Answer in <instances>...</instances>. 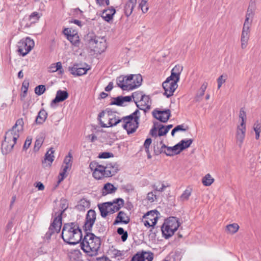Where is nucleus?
<instances>
[{
    "mask_svg": "<svg viewBox=\"0 0 261 261\" xmlns=\"http://www.w3.org/2000/svg\"><path fill=\"white\" fill-rule=\"evenodd\" d=\"M24 122L22 119H18L12 128L5 135V140L2 144V152L6 154L11 152L23 129Z\"/></svg>",
    "mask_w": 261,
    "mask_h": 261,
    "instance_id": "1",
    "label": "nucleus"
},
{
    "mask_svg": "<svg viewBox=\"0 0 261 261\" xmlns=\"http://www.w3.org/2000/svg\"><path fill=\"white\" fill-rule=\"evenodd\" d=\"M183 70L181 65H177L172 69L171 75L163 83V87L165 90L164 94L168 97L172 96L177 89V83Z\"/></svg>",
    "mask_w": 261,
    "mask_h": 261,
    "instance_id": "2",
    "label": "nucleus"
},
{
    "mask_svg": "<svg viewBox=\"0 0 261 261\" xmlns=\"http://www.w3.org/2000/svg\"><path fill=\"white\" fill-rule=\"evenodd\" d=\"M62 237L63 240L71 244H76L82 239V232L79 227L74 223L64 225Z\"/></svg>",
    "mask_w": 261,
    "mask_h": 261,
    "instance_id": "3",
    "label": "nucleus"
},
{
    "mask_svg": "<svg viewBox=\"0 0 261 261\" xmlns=\"http://www.w3.org/2000/svg\"><path fill=\"white\" fill-rule=\"evenodd\" d=\"M101 242L99 238L93 233L87 234L81 243L82 248L84 252L93 256L97 254L100 247Z\"/></svg>",
    "mask_w": 261,
    "mask_h": 261,
    "instance_id": "4",
    "label": "nucleus"
},
{
    "mask_svg": "<svg viewBox=\"0 0 261 261\" xmlns=\"http://www.w3.org/2000/svg\"><path fill=\"white\" fill-rule=\"evenodd\" d=\"M140 112L135 111L131 115L122 118V126L129 135L136 132L138 127Z\"/></svg>",
    "mask_w": 261,
    "mask_h": 261,
    "instance_id": "5",
    "label": "nucleus"
},
{
    "mask_svg": "<svg viewBox=\"0 0 261 261\" xmlns=\"http://www.w3.org/2000/svg\"><path fill=\"white\" fill-rule=\"evenodd\" d=\"M99 120L101 126L108 127L122 123V118L120 119L116 116L115 113L112 111H102L98 115Z\"/></svg>",
    "mask_w": 261,
    "mask_h": 261,
    "instance_id": "6",
    "label": "nucleus"
},
{
    "mask_svg": "<svg viewBox=\"0 0 261 261\" xmlns=\"http://www.w3.org/2000/svg\"><path fill=\"white\" fill-rule=\"evenodd\" d=\"M179 226L177 218L170 217L165 221L162 227V233L166 239H168L174 234Z\"/></svg>",
    "mask_w": 261,
    "mask_h": 261,
    "instance_id": "7",
    "label": "nucleus"
},
{
    "mask_svg": "<svg viewBox=\"0 0 261 261\" xmlns=\"http://www.w3.org/2000/svg\"><path fill=\"white\" fill-rule=\"evenodd\" d=\"M89 47L94 51L101 53L107 48L106 40L104 37L91 36L88 40Z\"/></svg>",
    "mask_w": 261,
    "mask_h": 261,
    "instance_id": "8",
    "label": "nucleus"
},
{
    "mask_svg": "<svg viewBox=\"0 0 261 261\" xmlns=\"http://www.w3.org/2000/svg\"><path fill=\"white\" fill-rule=\"evenodd\" d=\"M34 45L33 40L30 37L23 38L18 42V51L22 56H25L32 49Z\"/></svg>",
    "mask_w": 261,
    "mask_h": 261,
    "instance_id": "9",
    "label": "nucleus"
},
{
    "mask_svg": "<svg viewBox=\"0 0 261 261\" xmlns=\"http://www.w3.org/2000/svg\"><path fill=\"white\" fill-rule=\"evenodd\" d=\"M160 213L156 210L147 212L143 217L142 222L147 227H153L156 223Z\"/></svg>",
    "mask_w": 261,
    "mask_h": 261,
    "instance_id": "10",
    "label": "nucleus"
},
{
    "mask_svg": "<svg viewBox=\"0 0 261 261\" xmlns=\"http://www.w3.org/2000/svg\"><path fill=\"white\" fill-rule=\"evenodd\" d=\"M89 168L93 171V176L95 179H100L106 177L105 166L98 165L95 162H92L90 164Z\"/></svg>",
    "mask_w": 261,
    "mask_h": 261,
    "instance_id": "11",
    "label": "nucleus"
},
{
    "mask_svg": "<svg viewBox=\"0 0 261 261\" xmlns=\"http://www.w3.org/2000/svg\"><path fill=\"white\" fill-rule=\"evenodd\" d=\"M96 214L93 210L88 211L86 215V220L84 224V228L86 231H90L96 221Z\"/></svg>",
    "mask_w": 261,
    "mask_h": 261,
    "instance_id": "12",
    "label": "nucleus"
},
{
    "mask_svg": "<svg viewBox=\"0 0 261 261\" xmlns=\"http://www.w3.org/2000/svg\"><path fill=\"white\" fill-rule=\"evenodd\" d=\"M63 33L66 36L67 39L74 46H79L80 39L78 34L70 29L66 28L63 31Z\"/></svg>",
    "mask_w": 261,
    "mask_h": 261,
    "instance_id": "13",
    "label": "nucleus"
},
{
    "mask_svg": "<svg viewBox=\"0 0 261 261\" xmlns=\"http://www.w3.org/2000/svg\"><path fill=\"white\" fill-rule=\"evenodd\" d=\"M250 26L243 25L241 37V48L245 49L247 47L248 40L250 38Z\"/></svg>",
    "mask_w": 261,
    "mask_h": 261,
    "instance_id": "14",
    "label": "nucleus"
},
{
    "mask_svg": "<svg viewBox=\"0 0 261 261\" xmlns=\"http://www.w3.org/2000/svg\"><path fill=\"white\" fill-rule=\"evenodd\" d=\"M62 213H58L57 216L56 213V217L54 219V221L49 227V230L51 231V233L59 232L61 229L62 226Z\"/></svg>",
    "mask_w": 261,
    "mask_h": 261,
    "instance_id": "15",
    "label": "nucleus"
},
{
    "mask_svg": "<svg viewBox=\"0 0 261 261\" xmlns=\"http://www.w3.org/2000/svg\"><path fill=\"white\" fill-rule=\"evenodd\" d=\"M129 76H120L117 79V84L118 87L121 88L123 90H130L131 84H129L130 81L129 80Z\"/></svg>",
    "mask_w": 261,
    "mask_h": 261,
    "instance_id": "16",
    "label": "nucleus"
},
{
    "mask_svg": "<svg viewBox=\"0 0 261 261\" xmlns=\"http://www.w3.org/2000/svg\"><path fill=\"white\" fill-rule=\"evenodd\" d=\"M136 103L140 110L145 111L150 109L151 101L148 96L144 95L139 100L136 101Z\"/></svg>",
    "mask_w": 261,
    "mask_h": 261,
    "instance_id": "17",
    "label": "nucleus"
},
{
    "mask_svg": "<svg viewBox=\"0 0 261 261\" xmlns=\"http://www.w3.org/2000/svg\"><path fill=\"white\" fill-rule=\"evenodd\" d=\"M68 97V93L66 91L58 90L57 92L55 98L52 100L50 103L51 107L55 108L57 103L65 100Z\"/></svg>",
    "mask_w": 261,
    "mask_h": 261,
    "instance_id": "18",
    "label": "nucleus"
},
{
    "mask_svg": "<svg viewBox=\"0 0 261 261\" xmlns=\"http://www.w3.org/2000/svg\"><path fill=\"white\" fill-rule=\"evenodd\" d=\"M153 116L162 122H166L169 119L170 111L169 110L166 111H156L153 113Z\"/></svg>",
    "mask_w": 261,
    "mask_h": 261,
    "instance_id": "19",
    "label": "nucleus"
},
{
    "mask_svg": "<svg viewBox=\"0 0 261 261\" xmlns=\"http://www.w3.org/2000/svg\"><path fill=\"white\" fill-rule=\"evenodd\" d=\"M246 125H239L236 132L237 143L241 146L245 136Z\"/></svg>",
    "mask_w": 261,
    "mask_h": 261,
    "instance_id": "20",
    "label": "nucleus"
},
{
    "mask_svg": "<svg viewBox=\"0 0 261 261\" xmlns=\"http://www.w3.org/2000/svg\"><path fill=\"white\" fill-rule=\"evenodd\" d=\"M70 73L75 76H81L86 74L87 71L90 69V67L88 65H86V67H78L77 65H74L72 67L69 68Z\"/></svg>",
    "mask_w": 261,
    "mask_h": 261,
    "instance_id": "21",
    "label": "nucleus"
},
{
    "mask_svg": "<svg viewBox=\"0 0 261 261\" xmlns=\"http://www.w3.org/2000/svg\"><path fill=\"white\" fill-rule=\"evenodd\" d=\"M153 259L152 254L147 252H142L136 254L132 258V261H151Z\"/></svg>",
    "mask_w": 261,
    "mask_h": 261,
    "instance_id": "22",
    "label": "nucleus"
},
{
    "mask_svg": "<svg viewBox=\"0 0 261 261\" xmlns=\"http://www.w3.org/2000/svg\"><path fill=\"white\" fill-rule=\"evenodd\" d=\"M129 80L130 81L129 84H131L130 86H133L131 87V90L139 87L142 82V76L139 74L130 75Z\"/></svg>",
    "mask_w": 261,
    "mask_h": 261,
    "instance_id": "23",
    "label": "nucleus"
},
{
    "mask_svg": "<svg viewBox=\"0 0 261 261\" xmlns=\"http://www.w3.org/2000/svg\"><path fill=\"white\" fill-rule=\"evenodd\" d=\"M161 152H164L168 156H172L179 153L176 145L173 147H167L163 144L160 149Z\"/></svg>",
    "mask_w": 261,
    "mask_h": 261,
    "instance_id": "24",
    "label": "nucleus"
},
{
    "mask_svg": "<svg viewBox=\"0 0 261 261\" xmlns=\"http://www.w3.org/2000/svg\"><path fill=\"white\" fill-rule=\"evenodd\" d=\"M54 150L50 148L47 151L45 155L44 160L42 161V164L44 167H50L54 160Z\"/></svg>",
    "mask_w": 261,
    "mask_h": 261,
    "instance_id": "25",
    "label": "nucleus"
},
{
    "mask_svg": "<svg viewBox=\"0 0 261 261\" xmlns=\"http://www.w3.org/2000/svg\"><path fill=\"white\" fill-rule=\"evenodd\" d=\"M105 175L106 177H110L116 174L118 171V165L115 164L110 163L105 166Z\"/></svg>",
    "mask_w": 261,
    "mask_h": 261,
    "instance_id": "26",
    "label": "nucleus"
},
{
    "mask_svg": "<svg viewBox=\"0 0 261 261\" xmlns=\"http://www.w3.org/2000/svg\"><path fill=\"white\" fill-rule=\"evenodd\" d=\"M129 217L127 214L123 211H120L119 212L118 216L114 222V224H117L119 223L126 224L129 223Z\"/></svg>",
    "mask_w": 261,
    "mask_h": 261,
    "instance_id": "27",
    "label": "nucleus"
},
{
    "mask_svg": "<svg viewBox=\"0 0 261 261\" xmlns=\"http://www.w3.org/2000/svg\"><path fill=\"white\" fill-rule=\"evenodd\" d=\"M98 206L102 217H106L109 214H112L109 202L99 204Z\"/></svg>",
    "mask_w": 261,
    "mask_h": 261,
    "instance_id": "28",
    "label": "nucleus"
},
{
    "mask_svg": "<svg viewBox=\"0 0 261 261\" xmlns=\"http://www.w3.org/2000/svg\"><path fill=\"white\" fill-rule=\"evenodd\" d=\"M115 13V9L113 7H111L103 11L101 17L105 20L109 22L113 19V16Z\"/></svg>",
    "mask_w": 261,
    "mask_h": 261,
    "instance_id": "29",
    "label": "nucleus"
},
{
    "mask_svg": "<svg viewBox=\"0 0 261 261\" xmlns=\"http://www.w3.org/2000/svg\"><path fill=\"white\" fill-rule=\"evenodd\" d=\"M57 71H58V73L60 74H62L64 73L62 63L60 62L53 63L48 68V71L50 73H54Z\"/></svg>",
    "mask_w": 261,
    "mask_h": 261,
    "instance_id": "30",
    "label": "nucleus"
},
{
    "mask_svg": "<svg viewBox=\"0 0 261 261\" xmlns=\"http://www.w3.org/2000/svg\"><path fill=\"white\" fill-rule=\"evenodd\" d=\"M123 202L124 201L122 199H117L114 200L113 202H109L112 213H113L118 211L123 205Z\"/></svg>",
    "mask_w": 261,
    "mask_h": 261,
    "instance_id": "31",
    "label": "nucleus"
},
{
    "mask_svg": "<svg viewBox=\"0 0 261 261\" xmlns=\"http://www.w3.org/2000/svg\"><path fill=\"white\" fill-rule=\"evenodd\" d=\"M193 142L192 139L182 140L176 145L177 149L180 153L182 150L188 148Z\"/></svg>",
    "mask_w": 261,
    "mask_h": 261,
    "instance_id": "32",
    "label": "nucleus"
},
{
    "mask_svg": "<svg viewBox=\"0 0 261 261\" xmlns=\"http://www.w3.org/2000/svg\"><path fill=\"white\" fill-rule=\"evenodd\" d=\"M136 4V0H129L124 7L125 14L129 16L132 13L134 8Z\"/></svg>",
    "mask_w": 261,
    "mask_h": 261,
    "instance_id": "33",
    "label": "nucleus"
},
{
    "mask_svg": "<svg viewBox=\"0 0 261 261\" xmlns=\"http://www.w3.org/2000/svg\"><path fill=\"white\" fill-rule=\"evenodd\" d=\"M192 188L190 186L187 187L186 190L183 192L180 196L179 200L181 202H184L189 200L192 192Z\"/></svg>",
    "mask_w": 261,
    "mask_h": 261,
    "instance_id": "34",
    "label": "nucleus"
},
{
    "mask_svg": "<svg viewBox=\"0 0 261 261\" xmlns=\"http://www.w3.org/2000/svg\"><path fill=\"white\" fill-rule=\"evenodd\" d=\"M131 100L132 97L129 96L118 97L114 99L113 103L117 106H123L125 102H129Z\"/></svg>",
    "mask_w": 261,
    "mask_h": 261,
    "instance_id": "35",
    "label": "nucleus"
},
{
    "mask_svg": "<svg viewBox=\"0 0 261 261\" xmlns=\"http://www.w3.org/2000/svg\"><path fill=\"white\" fill-rule=\"evenodd\" d=\"M253 16V11L252 9H248L246 15V18L244 25L251 27Z\"/></svg>",
    "mask_w": 261,
    "mask_h": 261,
    "instance_id": "36",
    "label": "nucleus"
},
{
    "mask_svg": "<svg viewBox=\"0 0 261 261\" xmlns=\"http://www.w3.org/2000/svg\"><path fill=\"white\" fill-rule=\"evenodd\" d=\"M47 116V112L43 109L41 110L36 118V121L37 123L42 124L46 120Z\"/></svg>",
    "mask_w": 261,
    "mask_h": 261,
    "instance_id": "37",
    "label": "nucleus"
},
{
    "mask_svg": "<svg viewBox=\"0 0 261 261\" xmlns=\"http://www.w3.org/2000/svg\"><path fill=\"white\" fill-rule=\"evenodd\" d=\"M41 16V14L37 12H34L32 13H31L28 18V19L30 21V24H27V26L29 27L30 26L31 24L36 22L37 21H38Z\"/></svg>",
    "mask_w": 261,
    "mask_h": 261,
    "instance_id": "38",
    "label": "nucleus"
},
{
    "mask_svg": "<svg viewBox=\"0 0 261 261\" xmlns=\"http://www.w3.org/2000/svg\"><path fill=\"white\" fill-rule=\"evenodd\" d=\"M116 190V188L112 184L107 183L104 186L102 189V194L103 195H107L115 192Z\"/></svg>",
    "mask_w": 261,
    "mask_h": 261,
    "instance_id": "39",
    "label": "nucleus"
},
{
    "mask_svg": "<svg viewBox=\"0 0 261 261\" xmlns=\"http://www.w3.org/2000/svg\"><path fill=\"white\" fill-rule=\"evenodd\" d=\"M214 181V179L210 174H206L202 179V182L205 186H211Z\"/></svg>",
    "mask_w": 261,
    "mask_h": 261,
    "instance_id": "40",
    "label": "nucleus"
},
{
    "mask_svg": "<svg viewBox=\"0 0 261 261\" xmlns=\"http://www.w3.org/2000/svg\"><path fill=\"white\" fill-rule=\"evenodd\" d=\"M239 226L237 223H232L226 226V230L230 234H234L238 231Z\"/></svg>",
    "mask_w": 261,
    "mask_h": 261,
    "instance_id": "41",
    "label": "nucleus"
},
{
    "mask_svg": "<svg viewBox=\"0 0 261 261\" xmlns=\"http://www.w3.org/2000/svg\"><path fill=\"white\" fill-rule=\"evenodd\" d=\"M253 129L255 133V138L258 139L261 132V122L257 121L253 125Z\"/></svg>",
    "mask_w": 261,
    "mask_h": 261,
    "instance_id": "42",
    "label": "nucleus"
},
{
    "mask_svg": "<svg viewBox=\"0 0 261 261\" xmlns=\"http://www.w3.org/2000/svg\"><path fill=\"white\" fill-rule=\"evenodd\" d=\"M71 166L69 165H64L63 166V171L60 173L59 182H60L66 176V173L67 171L71 168Z\"/></svg>",
    "mask_w": 261,
    "mask_h": 261,
    "instance_id": "43",
    "label": "nucleus"
},
{
    "mask_svg": "<svg viewBox=\"0 0 261 261\" xmlns=\"http://www.w3.org/2000/svg\"><path fill=\"white\" fill-rule=\"evenodd\" d=\"M239 118L241 119L240 124L239 125H246L245 120L246 119V112L243 109H241L239 113Z\"/></svg>",
    "mask_w": 261,
    "mask_h": 261,
    "instance_id": "44",
    "label": "nucleus"
},
{
    "mask_svg": "<svg viewBox=\"0 0 261 261\" xmlns=\"http://www.w3.org/2000/svg\"><path fill=\"white\" fill-rule=\"evenodd\" d=\"M227 78V75L226 74H222L217 79L218 89H219L222 85L225 83Z\"/></svg>",
    "mask_w": 261,
    "mask_h": 261,
    "instance_id": "45",
    "label": "nucleus"
},
{
    "mask_svg": "<svg viewBox=\"0 0 261 261\" xmlns=\"http://www.w3.org/2000/svg\"><path fill=\"white\" fill-rule=\"evenodd\" d=\"M44 141V138L42 137H38L35 143L34 146V150L35 151H38L40 149L42 144H43Z\"/></svg>",
    "mask_w": 261,
    "mask_h": 261,
    "instance_id": "46",
    "label": "nucleus"
},
{
    "mask_svg": "<svg viewBox=\"0 0 261 261\" xmlns=\"http://www.w3.org/2000/svg\"><path fill=\"white\" fill-rule=\"evenodd\" d=\"M148 0H141L139 4V7L141 9L143 13H146L148 10V7L147 5Z\"/></svg>",
    "mask_w": 261,
    "mask_h": 261,
    "instance_id": "47",
    "label": "nucleus"
},
{
    "mask_svg": "<svg viewBox=\"0 0 261 261\" xmlns=\"http://www.w3.org/2000/svg\"><path fill=\"white\" fill-rule=\"evenodd\" d=\"M45 91V87L44 85H39L35 89V93L38 95H42Z\"/></svg>",
    "mask_w": 261,
    "mask_h": 261,
    "instance_id": "48",
    "label": "nucleus"
},
{
    "mask_svg": "<svg viewBox=\"0 0 261 261\" xmlns=\"http://www.w3.org/2000/svg\"><path fill=\"white\" fill-rule=\"evenodd\" d=\"M166 186L162 182H158L154 185L153 188L155 191L161 192L163 191Z\"/></svg>",
    "mask_w": 261,
    "mask_h": 261,
    "instance_id": "49",
    "label": "nucleus"
},
{
    "mask_svg": "<svg viewBox=\"0 0 261 261\" xmlns=\"http://www.w3.org/2000/svg\"><path fill=\"white\" fill-rule=\"evenodd\" d=\"M147 199L151 203L154 202L156 199L155 191L149 192L147 196Z\"/></svg>",
    "mask_w": 261,
    "mask_h": 261,
    "instance_id": "50",
    "label": "nucleus"
},
{
    "mask_svg": "<svg viewBox=\"0 0 261 261\" xmlns=\"http://www.w3.org/2000/svg\"><path fill=\"white\" fill-rule=\"evenodd\" d=\"M186 129L184 128V126L183 125H179L176 126L175 127H174L171 132V135L172 136H174V134L176 132H179V131H185Z\"/></svg>",
    "mask_w": 261,
    "mask_h": 261,
    "instance_id": "51",
    "label": "nucleus"
},
{
    "mask_svg": "<svg viewBox=\"0 0 261 261\" xmlns=\"http://www.w3.org/2000/svg\"><path fill=\"white\" fill-rule=\"evenodd\" d=\"M72 154L71 153H69L68 155L66 156L64 160V165H69V166H71V159H72Z\"/></svg>",
    "mask_w": 261,
    "mask_h": 261,
    "instance_id": "52",
    "label": "nucleus"
},
{
    "mask_svg": "<svg viewBox=\"0 0 261 261\" xmlns=\"http://www.w3.org/2000/svg\"><path fill=\"white\" fill-rule=\"evenodd\" d=\"M144 96L141 92H134L133 93L132 98L134 99V101L136 102V101L139 100L142 96Z\"/></svg>",
    "mask_w": 261,
    "mask_h": 261,
    "instance_id": "53",
    "label": "nucleus"
},
{
    "mask_svg": "<svg viewBox=\"0 0 261 261\" xmlns=\"http://www.w3.org/2000/svg\"><path fill=\"white\" fill-rule=\"evenodd\" d=\"M158 123H154L153 127L150 130V134L153 137H156L158 135V134H157V132H158Z\"/></svg>",
    "mask_w": 261,
    "mask_h": 261,
    "instance_id": "54",
    "label": "nucleus"
},
{
    "mask_svg": "<svg viewBox=\"0 0 261 261\" xmlns=\"http://www.w3.org/2000/svg\"><path fill=\"white\" fill-rule=\"evenodd\" d=\"M158 136H164L166 134H164V130L166 129L165 128V126L164 125H163L162 124H159L158 123Z\"/></svg>",
    "mask_w": 261,
    "mask_h": 261,
    "instance_id": "55",
    "label": "nucleus"
},
{
    "mask_svg": "<svg viewBox=\"0 0 261 261\" xmlns=\"http://www.w3.org/2000/svg\"><path fill=\"white\" fill-rule=\"evenodd\" d=\"M111 252L112 253V255L114 257H120L122 256V252L117 249H114L111 250Z\"/></svg>",
    "mask_w": 261,
    "mask_h": 261,
    "instance_id": "56",
    "label": "nucleus"
},
{
    "mask_svg": "<svg viewBox=\"0 0 261 261\" xmlns=\"http://www.w3.org/2000/svg\"><path fill=\"white\" fill-rule=\"evenodd\" d=\"M204 92L203 91H200L199 90L198 91L196 96H195V100L196 101H200L201 97L204 95Z\"/></svg>",
    "mask_w": 261,
    "mask_h": 261,
    "instance_id": "57",
    "label": "nucleus"
},
{
    "mask_svg": "<svg viewBox=\"0 0 261 261\" xmlns=\"http://www.w3.org/2000/svg\"><path fill=\"white\" fill-rule=\"evenodd\" d=\"M151 139L148 138L145 140V141L144 143V146L146 149V152L149 151V147L150 145L151 144Z\"/></svg>",
    "mask_w": 261,
    "mask_h": 261,
    "instance_id": "58",
    "label": "nucleus"
},
{
    "mask_svg": "<svg viewBox=\"0 0 261 261\" xmlns=\"http://www.w3.org/2000/svg\"><path fill=\"white\" fill-rule=\"evenodd\" d=\"M31 142H32V139L30 138H27L24 142V144L23 145V149H28L29 147V146H30Z\"/></svg>",
    "mask_w": 261,
    "mask_h": 261,
    "instance_id": "59",
    "label": "nucleus"
},
{
    "mask_svg": "<svg viewBox=\"0 0 261 261\" xmlns=\"http://www.w3.org/2000/svg\"><path fill=\"white\" fill-rule=\"evenodd\" d=\"M96 3L99 6L109 5V0H96Z\"/></svg>",
    "mask_w": 261,
    "mask_h": 261,
    "instance_id": "60",
    "label": "nucleus"
},
{
    "mask_svg": "<svg viewBox=\"0 0 261 261\" xmlns=\"http://www.w3.org/2000/svg\"><path fill=\"white\" fill-rule=\"evenodd\" d=\"M89 202L86 199H82L80 201V205H82L83 207H88L89 206Z\"/></svg>",
    "mask_w": 261,
    "mask_h": 261,
    "instance_id": "61",
    "label": "nucleus"
},
{
    "mask_svg": "<svg viewBox=\"0 0 261 261\" xmlns=\"http://www.w3.org/2000/svg\"><path fill=\"white\" fill-rule=\"evenodd\" d=\"M98 157L102 159H107L111 157V153L109 152H103L99 154Z\"/></svg>",
    "mask_w": 261,
    "mask_h": 261,
    "instance_id": "62",
    "label": "nucleus"
},
{
    "mask_svg": "<svg viewBox=\"0 0 261 261\" xmlns=\"http://www.w3.org/2000/svg\"><path fill=\"white\" fill-rule=\"evenodd\" d=\"M61 209L62 210V212H63L68 206L67 201L65 200H62L61 201Z\"/></svg>",
    "mask_w": 261,
    "mask_h": 261,
    "instance_id": "63",
    "label": "nucleus"
},
{
    "mask_svg": "<svg viewBox=\"0 0 261 261\" xmlns=\"http://www.w3.org/2000/svg\"><path fill=\"white\" fill-rule=\"evenodd\" d=\"M35 187L38 188V190L40 191H42L44 189V186L43 184L41 182H37Z\"/></svg>",
    "mask_w": 261,
    "mask_h": 261,
    "instance_id": "64",
    "label": "nucleus"
}]
</instances>
